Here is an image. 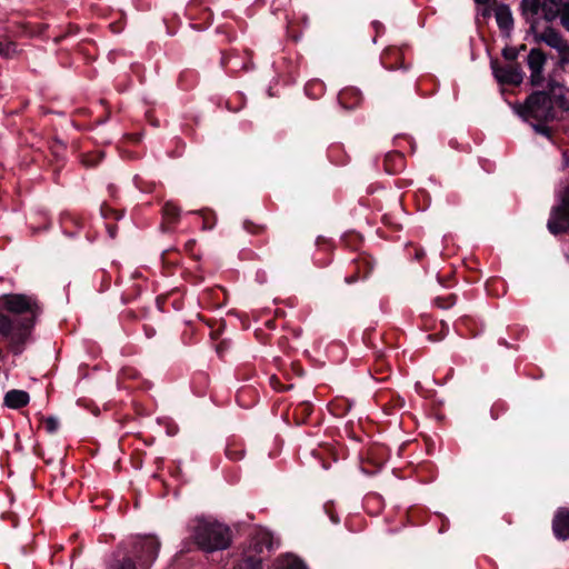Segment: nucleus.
I'll return each instance as SVG.
<instances>
[{
	"instance_id": "obj_1",
	"label": "nucleus",
	"mask_w": 569,
	"mask_h": 569,
	"mask_svg": "<svg viewBox=\"0 0 569 569\" xmlns=\"http://www.w3.org/2000/svg\"><path fill=\"white\" fill-rule=\"evenodd\" d=\"M188 539H190L199 550L212 553L214 551L226 550L232 543V531L229 526L206 517H197L188 523Z\"/></svg>"
},
{
	"instance_id": "obj_2",
	"label": "nucleus",
	"mask_w": 569,
	"mask_h": 569,
	"mask_svg": "<svg viewBox=\"0 0 569 569\" xmlns=\"http://www.w3.org/2000/svg\"><path fill=\"white\" fill-rule=\"evenodd\" d=\"M549 90H538L530 93L523 106L519 108V114L522 117H531L538 122H548L553 119V106L551 101V93L555 90L556 82L550 80L548 82Z\"/></svg>"
},
{
	"instance_id": "obj_3",
	"label": "nucleus",
	"mask_w": 569,
	"mask_h": 569,
	"mask_svg": "<svg viewBox=\"0 0 569 569\" xmlns=\"http://www.w3.org/2000/svg\"><path fill=\"white\" fill-rule=\"evenodd\" d=\"M549 232L553 236L562 234L569 230V188L561 192L559 203L553 206L547 222Z\"/></svg>"
},
{
	"instance_id": "obj_4",
	"label": "nucleus",
	"mask_w": 569,
	"mask_h": 569,
	"mask_svg": "<svg viewBox=\"0 0 569 569\" xmlns=\"http://www.w3.org/2000/svg\"><path fill=\"white\" fill-rule=\"evenodd\" d=\"M492 73L500 84L518 87L522 83L525 72L520 63H508L501 66L498 59H491Z\"/></svg>"
},
{
	"instance_id": "obj_5",
	"label": "nucleus",
	"mask_w": 569,
	"mask_h": 569,
	"mask_svg": "<svg viewBox=\"0 0 569 569\" xmlns=\"http://www.w3.org/2000/svg\"><path fill=\"white\" fill-rule=\"evenodd\" d=\"M160 550V541L152 536L139 539L133 545V555L139 560L141 569H149L157 559Z\"/></svg>"
},
{
	"instance_id": "obj_6",
	"label": "nucleus",
	"mask_w": 569,
	"mask_h": 569,
	"mask_svg": "<svg viewBox=\"0 0 569 569\" xmlns=\"http://www.w3.org/2000/svg\"><path fill=\"white\" fill-rule=\"evenodd\" d=\"M376 264L373 257L367 252H361L352 260L353 272L345 278L348 284H352L360 279H367L372 272Z\"/></svg>"
},
{
	"instance_id": "obj_7",
	"label": "nucleus",
	"mask_w": 569,
	"mask_h": 569,
	"mask_svg": "<svg viewBox=\"0 0 569 569\" xmlns=\"http://www.w3.org/2000/svg\"><path fill=\"white\" fill-rule=\"evenodd\" d=\"M528 33H530L533 37L535 43H537V44L545 43L548 47L556 49V50L560 49V46L565 41L560 31H558L557 29H555L551 26H547L542 31H539L538 27H537V28H535L533 31L528 30Z\"/></svg>"
},
{
	"instance_id": "obj_8",
	"label": "nucleus",
	"mask_w": 569,
	"mask_h": 569,
	"mask_svg": "<svg viewBox=\"0 0 569 569\" xmlns=\"http://www.w3.org/2000/svg\"><path fill=\"white\" fill-rule=\"evenodd\" d=\"M545 0H521L520 1V14L529 24V31H533L535 28L539 27L538 13L543 9Z\"/></svg>"
},
{
	"instance_id": "obj_9",
	"label": "nucleus",
	"mask_w": 569,
	"mask_h": 569,
	"mask_svg": "<svg viewBox=\"0 0 569 569\" xmlns=\"http://www.w3.org/2000/svg\"><path fill=\"white\" fill-rule=\"evenodd\" d=\"M493 6L498 28L503 37L509 38L515 24L510 7L505 3H498L496 0H493Z\"/></svg>"
},
{
	"instance_id": "obj_10",
	"label": "nucleus",
	"mask_w": 569,
	"mask_h": 569,
	"mask_svg": "<svg viewBox=\"0 0 569 569\" xmlns=\"http://www.w3.org/2000/svg\"><path fill=\"white\" fill-rule=\"evenodd\" d=\"M552 531L558 540L569 538V509L559 508L552 519Z\"/></svg>"
},
{
	"instance_id": "obj_11",
	"label": "nucleus",
	"mask_w": 569,
	"mask_h": 569,
	"mask_svg": "<svg viewBox=\"0 0 569 569\" xmlns=\"http://www.w3.org/2000/svg\"><path fill=\"white\" fill-rule=\"evenodd\" d=\"M338 101L343 109L353 110L360 106L362 93L358 88L347 87L339 92Z\"/></svg>"
},
{
	"instance_id": "obj_12",
	"label": "nucleus",
	"mask_w": 569,
	"mask_h": 569,
	"mask_svg": "<svg viewBox=\"0 0 569 569\" xmlns=\"http://www.w3.org/2000/svg\"><path fill=\"white\" fill-rule=\"evenodd\" d=\"M381 63L388 70L399 69L403 66V53L401 49L389 47L381 54Z\"/></svg>"
},
{
	"instance_id": "obj_13",
	"label": "nucleus",
	"mask_w": 569,
	"mask_h": 569,
	"mask_svg": "<svg viewBox=\"0 0 569 569\" xmlns=\"http://www.w3.org/2000/svg\"><path fill=\"white\" fill-rule=\"evenodd\" d=\"M30 401V396L24 390L11 389L4 395L3 403L10 409H21Z\"/></svg>"
},
{
	"instance_id": "obj_14",
	"label": "nucleus",
	"mask_w": 569,
	"mask_h": 569,
	"mask_svg": "<svg viewBox=\"0 0 569 569\" xmlns=\"http://www.w3.org/2000/svg\"><path fill=\"white\" fill-rule=\"evenodd\" d=\"M352 407L353 401L346 397H336L328 403L330 413L338 418L346 417Z\"/></svg>"
},
{
	"instance_id": "obj_15",
	"label": "nucleus",
	"mask_w": 569,
	"mask_h": 569,
	"mask_svg": "<svg viewBox=\"0 0 569 569\" xmlns=\"http://www.w3.org/2000/svg\"><path fill=\"white\" fill-rule=\"evenodd\" d=\"M386 172L396 174L405 168V157L399 151L388 152L383 159Z\"/></svg>"
},
{
	"instance_id": "obj_16",
	"label": "nucleus",
	"mask_w": 569,
	"mask_h": 569,
	"mask_svg": "<svg viewBox=\"0 0 569 569\" xmlns=\"http://www.w3.org/2000/svg\"><path fill=\"white\" fill-rule=\"evenodd\" d=\"M547 56L540 48H532L527 57V64L530 70H545Z\"/></svg>"
},
{
	"instance_id": "obj_17",
	"label": "nucleus",
	"mask_w": 569,
	"mask_h": 569,
	"mask_svg": "<svg viewBox=\"0 0 569 569\" xmlns=\"http://www.w3.org/2000/svg\"><path fill=\"white\" fill-rule=\"evenodd\" d=\"M312 412L313 405L309 401H302L295 408L292 417L297 425H305L308 422Z\"/></svg>"
},
{
	"instance_id": "obj_18",
	"label": "nucleus",
	"mask_w": 569,
	"mask_h": 569,
	"mask_svg": "<svg viewBox=\"0 0 569 569\" xmlns=\"http://www.w3.org/2000/svg\"><path fill=\"white\" fill-rule=\"evenodd\" d=\"M325 90H326V86L325 83L319 80V79H313V80H310L306 83L305 86V92L306 94L313 99V100H317L319 99L320 97L323 96L325 93Z\"/></svg>"
},
{
	"instance_id": "obj_19",
	"label": "nucleus",
	"mask_w": 569,
	"mask_h": 569,
	"mask_svg": "<svg viewBox=\"0 0 569 569\" xmlns=\"http://www.w3.org/2000/svg\"><path fill=\"white\" fill-rule=\"evenodd\" d=\"M163 219L169 223L178 222L180 218V208L172 201H167L162 207Z\"/></svg>"
},
{
	"instance_id": "obj_20",
	"label": "nucleus",
	"mask_w": 569,
	"mask_h": 569,
	"mask_svg": "<svg viewBox=\"0 0 569 569\" xmlns=\"http://www.w3.org/2000/svg\"><path fill=\"white\" fill-rule=\"evenodd\" d=\"M226 456L232 461H239L244 456V448L241 442L229 441L226 446Z\"/></svg>"
},
{
	"instance_id": "obj_21",
	"label": "nucleus",
	"mask_w": 569,
	"mask_h": 569,
	"mask_svg": "<svg viewBox=\"0 0 569 569\" xmlns=\"http://www.w3.org/2000/svg\"><path fill=\"white\" fill-rule=\"evenodd\" d=\"M233 569H262V559L257 556H247Z\"/></svg>"
},
{
	"instance_id": "obj_22",
	"label": "nucleus",
	"mask_w": 569,
	"mask_h": 569,
	"mask_svg": "<svg viewBox=\"0 0 569 569\" xmlns=\"http://www.w3.org/2000/svg\"><path fill=\"white\" fill-rule=\"evenodd\" d=\"M242 228L244 231H247L249 234L256 236V237H262L267 233V226L262 223H256L252 220L246 219L242 222Z\"/></svg>"
},
{
	"instance_id": "obj_23",
	"label": "nucleus",
	"mask_w": 569,
	"mask_h": 569,
	"mask_svg": "<svg viewBox=\"0 0 569 569\" xmlns=\"http://www.w3.org/2000/svg\"><path fill=\"white\" fill-rule=\"evenodd\" d=\"M341 241L351 250H357L361 246L363 238L360 233L351 231L345 233L341 238Z\"/></svg>"
},
{
	"instance_id": "obj_24",
	"label": "nucleus",
	"mask_w": 569,
	"mask_h": 569,
	"mask_svg": "<svg viewBox=\"0 0 569 569\" xmlns=\"http://www.w3.org/2000/svg\"><path fill=\"white\" fill-rule=\"evenodd\" d=\"M405 406V399L399 395H390V399L382 405L386 413L391 415L396 410L402 409Z\"/></svg>"
},
{
	"instance_id": "obj_25",
	"label": "nucleus",
	"mask_w": 569,
	"mask_h": 569,
	"mask_svg": "<svg viewBox=\"0 0 569 569\" xmlns=\"http://www.w3.org/2000/svg\"><path fill=\"white\" fill-rule=\"evenodd\" d=\"M197 74L192 70H184L179 76V86L182 90H189L196 83Z\"/></svg>"
},
{
	"instance_id": "obj_26",
	"label": "nucleus",
	"mask_w": 569,
	"mask_h": 569,
	"mask_svg": "<svg viewBox=\"0 0 569 569\" xmlns=\"http://www.w3.org/2000/svg\"><path fill=\"white\" fill-rule=\"evenodd\" d=\"M100 213L106 220L111 219V220L118 221L123 217L124 211L114 209V208L110 207L108 203L103 202L100 207Z\"/></svg>"
},
{
	"instance_id": "obj_27",
	"label": "nucleus",
	"mask_w": 569,
	"mask_h": 569,
	"mask_svg": "<svg viewBox=\"0 0 569 569\" xmlns=\"http://www.w3.org/2000/svg\"><path fill=\"white\" fill-rule=\"evenodd\" d=\"M199 214L202 218V229L211 230L216 226L217 217L216 213L210 209H202L199 211Z\"/></svg>"
},
{
	"instance_id": "obj_28",
	"label": "nucleus",
	"mask_w": 569,
	"mask_h": 569,
	"mask_svg": "<svg viewBox=\"0 0 569 569\" xmlns=\"http://www.w3.org/2000/svg\"><path fill=\"white\" fill-rule=\"evenodd\" d=\"M542 12V19L547 22V23H552L558 17H560L561 14V8H558V7H553V6H550V4H545L543 9L541 10Z\"/></svg>"
},
{
	"instance_id": "obj_29",
	"label": "nucleus",
	"mask_w": 569,
	"mask_h": 569,
	"mask_svg": "<svg viewBox=\"0 0 569 569\" xmlns=\"http://www.w3.org/2000/svg\"><path fill=\"white\" fill-rule=\"evenodd\" d=\"M282 569H308L306 563L298 557L287 556L282 559Z\"/></svg>"
},
{
	"instance_id": "obj_30",
	"label": "nucleus",
	"mask_w": 569,
	"mask_h": 569,
	"mask_svg": "<svg viewBox=\"0 0 569 569\" xmlns=\"http://www.w3.org/2000/svg\"><path fill=\"white\" fill-rule=\"evenodd\" d=\"M17 53V44L13 41L0 40V57L10 59Z\"/></svg>"
},
{
	"instance_id": "obj_31",
	"label": "nucleus",
	"mask_w": 569,
	"mask_h": 569,
	"mask_svg": "<svg viewBox=\"0 0 569 569\" xmlns=\"http://www.w3.org/2000/svg\"><path fill=\"white\" fill-rule=\"evenodd\" d=\"M457 302V295L450 293L446 297L438 296L433 299V303L436 307L440 309H449L455 306Z\"/></svg>"
},
{
	"instance_id": "obj_32",
	"label": "nucleus",
	"mask_w": 569,
	"mask_h": 569,
	"mask_svg": "<svg viewBox=\"0 0 569 569\" xmlns=\"http://www.w3.org/2000/svg\"><path fill=\"white\" fill-rule=\"evenodd\" d=\"M482 8L478 10L476 21L478 24H480L482 21L486 22L488 19L491 18L492 12H495V6L493 1L489 4H481Z\"/></svg>"
},
{
	"instance_id": "obj_33",
	"label": "nucleus",
	"mask_w": 569,
	"mask_h": 569,
	"mask_svg": "<svg viewBox=\"0 0 569 569\" xmlns=\"http://www.w3.org/2000/svg\"><path fill=\"white\" fill-rule=\"evenodd\" d=\"M230 63H231V67L229 69L230 73H237L239 71H247V70L251 69V64H252L250 61H247V62L241 61L239 59L238 52L236 53V58H233Z\"/></svg>"
},
{
	"instance_id": "obj_34",
	"label": "nucleus",
	"mask_w": 569,
	"mask_h": 569,
	"mask_svg": "<svg viewBox=\"0 0 569 569\" xmlns=\"http://www.w3.org/2000/svg\"><path fill=\"white\" fill-rule=\"evenodd\" d=\"M141 293V288L139 284H132L126 291H123L121 296V300L123 303H129L136 300Z\"/></svg>"
},
{
	"instance_id": "obj_35",
	"label": "nucleus",
	"mask_w": 569,
	"mask_h": 569,
	"mask_svg": "<svg viewBox=\"0 0 569 569\" xmlns=\"http://www.w3.org/2000/svg\"><path fill=\"white\" fill-rule=\"evenodd\" d=\"M179 256H180L179 251L172 248V249L164 250L161 254V259L164 264L177 266L179 262Z\"/></svg>"
},
{
	"instance_id": "obj_36",
	"label": "nucleus",
	"mask_w": 569,
	"mask_h": 569,
	"mask_svg": "<svg viewBox=\"0 0 569 569\" xmlns=\"http://www.w3.org/2000/svg\"><path fill=\"white\" fill-rule=\"evenodd\" d=\"M111 569H138L136 561L129 557L126 556L122 559L116 560L111 567Z\"/></svg>"
},
{
	"instance_id": "obj_37",
	"label": "nucleus",
	"mask_w": 569,
	"mask_h": 569,
	"mask_svg": "<svg viewBox=\"0 0 569 569\" xmlns=\"http://www.w3.org/2000/svg\"><path fill=\"white\" fill-rule=\"evenodd\" d=\"M502 57L505 58V60L508 61V63H519L517 61L518 59V56H519V50L515 47H509V46H506L503 49H502V52H501Z\"/></svg>"
},
{
	"instance_id": "obj_38",
	"label": "nucleus",
	"mask_w": 569,
	"mask_h": 569,
	"mask_svg": "<svg viewBox=\"0 0 569 569\" xmlns=\"http://www.w3.org/2000/svg\"><path fill=\"white\" fill-rule=\"evenodd\" d=\"M237 50L232 49L230 51H221V58H220V67L222 69H227L229 63L232 61L233 58H236Z\"/></svg>"
},
{
	"instance_id": "obj_39",
	"label": "nucleus",
	"mask_w": 569,
	"mask_h": 569,
	"mask_svg": "<svg viewBox=\"0 0 569 569\" xmlns=\"http://www.w3.org/2000/svg\"><path fill=\"white\" fill-rule=\"evenodd\" d=\"M42 421L48 433L52 435L59 429V421L54 417L43 418Z\"/></svg>"
},
{
	"instance_id": "obj_40",
	"label": "nucleus",
	"mask_w": 569,
	"mask_h": 569,
	"mask_svg": "<svg viewBox=\"0 0 569 569\" xmlns=\"http://www.w3.org/2000/svg\"><path fill=\"white\" fill-rule=\"evenodd\" d=\"M530 84L532 87H541L545 82L543 70H530Z\"/></svg>"
},
{
	"instance_id": "obj_41",
	"label": "nucleus",
	"mask_w": 569,
	"mask_h": 569,
	"mask_svg": "<svg viewBox=\"0 0 569 569\" xmlns=\"http://www.w3.org/2000/svg\"><path fill=\"white\" fill-rule=\"evenodd\" d=\"M50 149L52 151V154L58 160L60 157V151H63L66 149V144L63 143L62 140H60L59 138L56 137L52 139V141L50 143Z\"/></svg>"
},
{
	"instance_id": "obj_42",
	"label": "nucleus",
	"mask_w": 569,
	"mask_h": 569,
	"mask_svg": "<svg viewBox=\"0 0 569 569\" xmlns=\"http://www.w3.org/2000/svg\"><path fill=\"white\" fill-rule=\"evenodd\" d=\"M560 23L567 31H569V1L562 4Z\"/></svg>"
},
{
	"instance_id": "obj_43",
	"label": "nucleus",
	"mask_w": 569,
	"mask_h": 569,
	"mask_svg": "<svg viewBox=\"0 0 569 569\" xmlns=\"http://www.w3.org/2000/svg\"><path fill=\"white\" fill-rule=\"evenodd\" d=\"M263 547L270 549L272 547L271 537L269 533H263L259 541L256 543V550L261 552Z\"/></svg>"
},
{
	"instance_id": "obj_44",
	"label": "nucleus",
	"mask_w": 569,
	"mask_h": 569,
	"mask_svg": "<svg viewBox=\"0 0 569 569\" xmlns=\"http://www.w3.org/2000/svg\"><path fill=\"white\" fill-rule=\"evenodd\" d=\"M323 509H325L326 513L329 516L330 520L333 523H339L340 522V518H339L338 513L335 510L333 502L329 501V502L325 503Z\"/></svg>"
},
{
	"instance_id": "obj_45",
	"label": "nucleus",
	"mask_w": 569,
	"mask_h": 569,
	"mask_svg": "<svg viewBox=\"0 0 569 569\" xmlns=\"http://www.w3.org/2000/svg\"><path fill=\"white\" fill-rule=\"evenodd\" d=\"M560 54V63H569V43L565 40L560 46V49L557 50Z\"/></svg>"
},
{
	"instance_id": "obj_46",
	"label": "nucleus",
	"mask_w": 569,
	"mask_h": 569,
	"mask_svg": "<svg viewBox=\"0 0 569 569\" xmlns=\"http://www.w3.org/2000/svg\"><path fill=\"white\" fill-rule=\"evenodd\" d=\"M270 385L272 386V388L277 391H287L289 389H291L293 386L292 385H289V386H284L280 379L276 376H271L270 377Z\"/></svg>"
},
{
	"instance_id": "obj_47",
	"label": "nucleus",
	"mask_w": 569,
	"mask_h": 569,
	"mask_svg": "<svg viewBox=\"0 0 569 569\" xmlns=\"http://www.w3.org/2000/svg\"><path fill=\"white\" fill-rule=\"evenodd\" d=\"M196 240L191 239L188 240L184 244V250L188 252L193 259L199 260L200 257L193 253L194 247H196Z\"/></svg>"
},
{
	"instance_id": "obj_48",
	"label": "nucleus",
	"mask_w": 569,
	"mask_h": 569,
	"mask_svg": "<svg viewBox=\"0 0 569 569\" xmlns=\"http://www.w3.org/2000/svg\"><path fill=\"white\" fill-rule=\"evenodd\" d=\"M316 244L319 247V248H325L327 250H331L332 249V243L329 239L322 237V236H319L316 240Z\"/></svg>"
},
{
	"instance_id": "obj_49",
	"label": "nucleus",
	"mask_w": 569,
	"mask_h": 569,
	"mask_svg": "<svg viewBox=\"0 0 569 569\" xmlns=\"http://www.w3.org/2000/svg\"><path fill=\"white\" fill-rule=\"evenodd\" d=\"M533 128L538 133L545 134L547 137H550V134H551L550 128L545 124L538 123V124H535Z\"/></svg>"
},
{
	"instance_id": "obj_50",
	"label": "nucleus",
	"mask_w": 569,
	"mask_h": 569,
	"mask_svg": "<svg viewBox=\"0 0 569 569\" xmlns=\"http://www.w3.org/2000/svg\"><path fill=\"white\" fill-rule=\"evenodd\" d=\"M371 26L376 31V37L385 32V26L380 21L375 20L372 21Z\"/></svg>"
},
{
	"instance_id": "obj_51",
	"label": "nucleus",
	"mask_w": 569,
	"mask_h": 569,
	"mask_svg": "<svg viewBox=\"0 0 569 569\" xmlns=\"http://www.w3.org/2000/svg\"><path fill=\"white\" fill-rule=\"evenodd\" d=\"M107 232L110 236V238L114 239L118 232V227L114 223H107L106 224Z\"/></svg>"
},
{
	"instance_id": "obj_52",
	"label": "nucleus",
	"mask_w": 569,
	"mask_h": 569,
	"mask_svg": "<svg viewBox=\"0 0 569 569\" xmlns=\"http://www.w3.org/2000/svg\"><path fill=\"white\" fill-rule=\"evenodd\" d=\"M503 405H498V403H495L492 407H491V410H490V415H491V418L497 420L499 418V409L503 410Z\"/></svg>"
},
{
	"instance_id": "obj_53",
	"label": "nucleus",
	"mask_w": 569,
	"mask_h": 569,
	"mask_svg": "<svg viewBox=\"0 0 569 569\" xmlns=\"http://www.w3.org/2000/svg\"><path fill=\"white\" fill-rule=\"evenodd\" d=\"M509 331H510L511 335L517 336V338H520L521 335L526 333V329L525 328H519L517 326L513 327V328H510Z\"/></svg>"
},
{
	"instance_id": "obj_54",
	"label": "nucleus",
	"mask_w": 569,
	"mask_h": 569,
	"mask_svg": "<svg viewBox=\"0 0 569 569\" xmlns=\"http://www.w3.org/2000/svg\"><path fill=\"white\" fill-rule=\"evenodd\" d=\"M413 250H415V259L417 261H421L426 256L425 250L422 248H415Z\"/></svg>"
},
{
	"instance_id": "obj_55",
	"label": "nucleus",
	"mask_w": 569,
	"mask_h": 569,
	"mask_svg": "<svg viewBox=\"0 0 569 569\" xmlns=\"http://www.w3.org/2000/svg\"><path fill=\"white\" fill-rule=\"evenodd\" d=\"M388 371H389L388 366H386L383 362H380V361H379V362H378V367H377V369H376V373H380V375H382V373L388 372Z\"/></svg>"
},
{
	"instance_id": "obj_56",
	"label": "nucleus",
	"mask_w": 569,
	"mask_h": 569,
	"mask_svg": "<svg viewBox=\"0 0 569 569\" xmlns=\"http://www.w3.org/2000/svg\"><path fill=\"white\" fill-rule=\"evenodd\" d=\"M164 303H166V298H164V297H162V296H158V297L156 298V305H157V307H158V309H159V310L163 311V306H164Z\"/></svg>"
},
{
	"instance_id": "obj_57",
	"label": "nucleus",
	"mask_w": 569,
	"mask_h": 569,
	"mask_svg": "<svg viewBox=\"0 0 569 569\" xmlns=\"http://www.w3.org/2000/svg\"><path fill=\"white\" fill-rule=\"evenodd\" d=\"M545 2L547 4H550V6H553V7H558V8H562V4L566 2L565 0H545Z\"/></svg>"
},
{
	"instance_id": "obj_58",
	"label": "nucleus",
	"mask_w": 569,
	"mask_h": 569,
	"mask_svg": "<svg viewBox=\"0 0 569 569\" xmlns=\"http://www.w3.org/2000/svg\"><path fill=\"white\" fill-rule=\"evenodd\" d=\"M441 519H442V525H441V527L439 529V532L442 533V532H445L448 529L449 520L447 518L442 517V516H441Z\"/></svg>"
},
{
	"instance_id": "obj_59",
	"label": "nucleus",
	"mask_w": 569,
	"mask_h": 569,
	"mask_svg": "<svg viewBox=\"0 0 569 569\" xmlns=\"http://www.w3.org/2000/svg\"><path fill=\"white\" fill-rule=\"evenodd\" d=\"M144 331H146L147 337H149V338H151L156 333L154 329L151 327H148V326L144 327Z\"/></svg>"
},
{
	"instance_id": "obj_60",
	"label": "nucleus",
	"mask_w": 569,
	"mask_h": 569,
	"mask_svg": "<svg viewBox=\"0 0 569 569\" xmlns=\"http://www.w3.org/2000/svg\"><path fill=\"white\" fill-rule=\"evenodd\" d=\"M244 370H247V366H244L243 368H239V369L237 370V375H238L239 377H242V378H244V379H248V378H249L248 376H246V377H244V372H243Z\"/></svg>"
},
{
	"instance_id": "obj_61",
	"label": "nucleus",
	"mask_w": 569,
	"mask_h": 569,
	"mask_svg": "<svg viewBox=\"0 0 569 569\" xmlns=\"http://www.w3.org/2000/svg\"><path fill=\"white\" fill-rule=\"evenodd\" d=\"M476 4H489L493 0H473Z\"/></svg>"
},
{
	"instance_id": "obj_62",
	"label": "nucleus",
	"mask_w": 569,
	"mask_h": 569,
	"mask_svg": "<svg viewBox=\"0 0 569 569\" xmlns=\"http://www.w3.org/2000/svg\"><path fill=\"white\" fill-rule=\"evenodd\" d=\"M180 473H181V469H180L179 466L176 467L174 470L171 472V475L174 476V477L179 476Z\"/></svg>"
},
{
	"instance_id": "obj_63",
	"label": "nucleus",
	"mask_w": 569,
	"mask_h": 569,
	"mask_svg": "<svg viewBox=\"0 0 569 569\" xmlns=\"http://www.w3.org/2000/svg\"><path fill=\"white\" fill-rule=\"evenodd\" d=\"M214 292H216V289H213V288H210V289H206V290H204V293H207L208 296H211V295H213Z\"/></svg>"
},
{
	"instance_id": "obj_64",
	"label": "nucleus",
	"mask_w": 569,
	"mask_h": 569,
	"mask_svg": "<svg viewBox=\"0 0 569 569\" xmlns=\"http://www.w3.org/2000/svg\"><path fill=\"white\" fill-rule=\"evenodd\" d=\"M499 343H500V345H502V346H506L507 348H509V347H510V345L507 342V340H506V339H502V338H501V339H499Z\"/></svg>"
}]
</instances>
